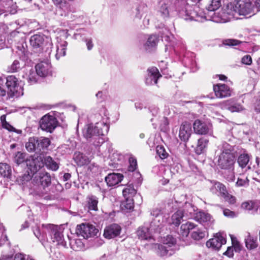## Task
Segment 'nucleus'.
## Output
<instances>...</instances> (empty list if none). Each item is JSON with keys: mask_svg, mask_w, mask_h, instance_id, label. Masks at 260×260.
Masks as SVG:
<instances>
[{"mask_svg": "<svg viewBox=\"0 0 260 260\" xmlns=\"http://www.w3.org/2000/svg\"><path fill=\"white\" fill-rule=\"evenodd\" d=\"M221 6V0H211L209 6L205 10L199 7H192L182 2L177 11L180 17L186 21L203 22L210 20L216 23H224L228 21L230 17L233 15L228 13L227 6L218 12H216Z\"/></svg>", "mask_w": 260, "mask_h": 260, "instance_id": "obj_1", "label": "nucleus"}, {"mask_svg": "<svg viewBox=\"0 0 260 260\" xmlns=\"http://www.w3.org/2000/svg\"><path fill=\"white\" fill-rule=\"evenodd\" d=\"M227 12L232 15L230 17L228 21L232 19H239V16H244L246 17H250L255 15L257 11H255L254 7L252 6L251 0H235V5L230 3L227 5Z\"/></svg>", "mask_w": 260, "mask_h": 260, "instance_id": "obj_2", "label": "nucleus"}, {"mask_svg": "<svg viewBox=\"0 0 260 260\" xmlns=\"http://www.w3.org/2000/svg\"><path fill=\"white\" fill-rule=\"evenodd\" d=\"M238 147L233 146L226 142H223L219 146L221 152L218 159V166L220 168L226 170L233 168Z\"/></svg>", "mask_w": 260, "mask_h": 260, "instance_id": "obj_3", "label": "nucleus"}, {"mask_svg": "<svg viewBox=\"0 0 260 260\" xmlns=\"http://www.w3.org/2000/svg\"><path fill=\"white\" fill-rule=\"evenodd\" d=\"M31 188L38 193H43L46 187L51 184V177L47 172H40L34 174L31 180Z\"/></svg>", "mask_w": 260, "mask_h": 260, "instance_id": "obj_4", "label": "nucleus"}, {"mask_svg": "<svg viewBox=\"0 0 260 260\" xmlns=\"http://www.w3.org/2000/svg\"><path fill=\"white\" fill-rule=\"evenodd\" d=\"M42 227L44 228L50 234L53 242H56L58 245L64 247L66 245L62 230L59 226L54 224H48L46 225L42 224Z\"/></svg>", "mask_w": 260, "mask_h": 260, "instance_id": "obj_5", "label": "nucleus"}, {"mask_svg": "<svg viewBox=\"0 0 260 260\" xmlns=\"http://www.w3.org/2000/svg\"><path fill=\"white\" fill-rule=\"evenodd\" d=\"M76 233L78 236L88 239L97 236L99 230L92 224L83 223L77 225Z\"/></svg>", "mask_w": 260, "mask_h": 260, "instance_id": "obj_6", "label": "nucleus"}, {"mask_svg": "<svg viewBox=\"0 0 260 260\" xmlns=\"http://www.w3.org/2000/svg\"><path fill=\"white\" fill-rule=\"evenodd\" d=\"M159 225H156V220H153L149 226H144L140 228L137 232L139 238L141 240H148L152 237V233L157 232L160 229Z\"/></svg>", "mask_w": 260, "mask_h": 260, "instance_id": "obj_7", "label": "nucleus"}, {"mask_svg": "<svg viewBox=\"0 0 260 260\" xmlns=\"http://www.w3.org/2000/svg\"><path fill=\"white\" fill-rule=\"evenodd\" d=\"M39 124L42 130H54L58 122L55 116L48 113L41 118Z\"/></svg>", "mask_w": 260, "mask_h": 260, "instance_id": "obj_8", "label": "nucleus"}, {"mask_svg": "<svg viewBox=\"0 0 260 260\" xmlns=\"http://www.w3.org/2000/svg\"><path fill=\"white\" fill-rule=\"evenodd\" d=\"M25 162L28 169L34 174L44 167L43 158L41 156H30L26 158Z\"/></svg>", "mask_w": 260, "mask_h": 260, "instance_id": "obj_9", "label": "nucleus"}, {"mask_svg": "<svg viewBox=\"0 0 260 260\" xmlns=\"http://www.w3.org/2000/svg\"><path fill=\"white\" fill-rule=\"evenodd\" d=\"M102 131H83V136L89 141H92L95 145L103 144L106 140L105 135Z\"/></svg>", "mask_w": 260, "mask_h": 260, "instance_id": "obj_10", "label": "nucleus"}, {"mask_svg": "<svg viewBox=\"0 0 260 260\" xmlns=\"http://www.w3.org/2000/svg\"><path fill=\"white\" fill-rule=\"evenodd\" d=\"M194 219L204 226L208 228L212 227L214 222L212 216L209 213L203 211L197 212Z\"/></svg>", "mask_w": 260, "mask_h": 260, "instance_id": "obj_11", "label": "nucleus"}, {"mask_svg": "<svg viewBox=\"0 0 260 260\" xmlns=\"http://www.w3.org/2000/svg\"><path fill=\"white\" fill-rule=\"evenodd\" d=\"M215 95L219 98H224L231 96L232 89L224 84H217L213 86Z\"/></svg>", "mask_w": 260, "mask_h": 260, "instance_id": "obj_12", "label": "nucleus"}, {"mask_svg": "<svg viewBox=\"0 0 260 260\" xmlns=\"http://www.w3.org/2000/svg\"><path fill=\"white\" fill-rule=\"evenodd\" d=\"M6 85L10 92L13 95L20 93L22 88L19 86L17 79L14 76H9L6 78Z\"/></svg>", "mask_w": 260, "mask_h": 260, "instance_id": "obj_13", "label": "nucleus"}, {"mask_svg": "<svg viewBox=\"0 0 260 260\" xmlns=\"http://www.w3.org/2000/svg\"><path fill=\"white\" fill-rule=\"evenodd\" d=\"M161 77V75L156 68H150L147 70V75L145 78V83L148 85L156 84L158 79Z\"/></svg>", "mask_w": 260, "mask_h": 260, "instance_id": "obj_14", "label": "nucleus"}, {"mask_svg": "<svg viewBox=\"0 0 260 260\" xmlns=\"http://www.w3.org/2000/svg\"><path fill=\"white\" fill-rule=\"evenodd\" d=\"M225 238L221 233H217L214 238L211 239L206 242V246L213 249L218 250L223 244L226 243Z\"/></svg>", "mask_w": 260, "mask_h": 260, "instance_id": "obj_15", "label": "nucleus"}, {"mask_svg": "<svg viewBox=\"0 0 260 260\" xmlns=\"http://www.w3.org/2000/svg\"><path fill=\"white\" fill-rule=\"evenodd\" d=\"M220 106L222 109L228 110L231 112H240L244 110V108L240 103L235 102L233 99L222 102Z\"/></svg>", "mask_w": 260, "mask_h": 260, "instance_id": "obj_16", "label": "nucleus"}, {"mask_svg": "<svg viewBox=\"0 0 260 260\" xmlns=\"http://www.w3.org/2000/svg\"><path fill=\"white\" fill-rule=\"evenodd\" d=\"M36 71L39 76L47 77L51 74V65L48 61H41L36 66Z\"/></svg>", "mask_w": 260, "mask_h": 260, "instance_id": "obj_17", "label": "nucleus"}, {"mask_svg": "<svg viewBox=\"0 0 260 260\" xmlns=\"http://www.w3.org/2000/svg\"><path fill=\"white\" fill-rule=\"evenodd\" d=\"M249 160V155L247 153H245V151L240 154L238 157L237 162L239 167L241 169V173L239 174L240 175L245 173L248 170L251 169V166L250 165H248Z\"/></svg>", "mask_w": 260, "mask_h": 260, "instance_id": "obj_18", "label": "nucleus"}, {"mask_svg": "<svg viewBox=\"0 0 260 260\" xmlns=\"http://www.w3.org/2000/svg\"><path fill=\"white\" fill-rule=\"evenodd\" d=\"M121 232V228L117 224H112L107 226L104 233V236L106 238L110 239L118 236Z\"/></svg>", "mask_w": 260, "mask_h": 260, "instance_id": "obj_19", "label": "nucleus"}, {"mask_svg": "<svg viewBox=\"0 0 260 260\" xmlns=\"http://www.w3.org/2000/svg\"><path fill=\"white\" fill-rule=\"evenodd\" d=\"M156 253L160 256L172 255L174 254L175 250L176 249L174 248H168V246L164 245L163 243L162 244H156Z\"/></svg>", "mask_w": 260, "mask_h": 260, "instance_id": "obj_20", "label": "nucleus"}, {"mask_svg": "<svg viewBox=\"0 0 260 260\" xmlns=\"http://www.w3.org/2000/svg\"><path fill=\"white\" fill-rule=\"evenodd\" d=\"M123 178V175L119 173H111L105 177V181L109 186H113L120 182Z\"/></svg>", "mask_w": 260, "mask_h": 260, "instance_id": "obj_21", "label": "nucleus"}, {"mask_svg": "<svg viewBox=\"0 0 260 260\" xmlns=\"http://www.w3.org/2000/svg\"><path fill=\"white\" fill-rule=\"evenodd\" d=\"M45 41V36L42 34H36L30 37V43L34 48H42Z\"/></svg>", "mask_w": 260, "mask_h": 260, "instance_id": "obj_22", "label": "nucleus"}, {"mask_svg": "<svg viewBox=\"0 0 260 260\" xmlns=\"http://www.w3.org/2000/svg\"><path fill=\"white\" fill-rule=\"evenodd\" d=\"M197 208L191 204L185 202L183 209L182 210L185 215V218H193L196 215V212Z\"/></svg>", "mask_w": 260, "mask_h": 260, "instance_id": "obj_23", "label": "nucleus"}, {"mask_svg": "<svg viewBox=\"0 0 260 260\" xmlns=\"http://www.w3.org/2000/svg\"><path fill=\"white\" fill-rule=\"evenodd\" d=\"M169 0H161L159 2L158 12L164 18L169 16Z\"/></svg>", "mask_w": 260, "mask_h": 260, "instance_id": "obj_24", "label": "nucleus"}, {"mask_svg": "<svg viewBox=\"0 0 260 260\" xmlns=\"http://www.w3.org/2000/svg\"><path fill=\"white\" fill-rule=\"evenodd\" d=\"M74 159L76 164L80 166L87 165L90 161L89 157L80 152H75Z\"/></svg>", "mask_w": 260, "mask_h": 260, "instance_id": "obj_25", "label": "nucleus"}, {"mask_svg": "<svg viewBox=\"0 0 260 260\" xmlns=\"http://www.w3.org/2000/svg\"><path fill=\"white\" fill-rule=\"evenodd\" d=\"M109 128L108 119L105 121L103 119L102 121L96 122L94 125L92 123L89 124L87 130H108Z\"/></svg>", "mask_w": 260, "mask_h": 260, "instance_id": "obj_26", "label": "nucleus"}, {"mask_svg": "<svg viewBox=\"0 0 260 260\" xmlns=\"http://www.w3.org/2000/svg\"><path fill=\"white\" fill-rule=\"evenodd\" d=\"M158 42V38L155 35H151L148 38L147 41L144 44V48L146 51H151L155 47Z\"/></svg>", "mask_w": 260, "mask_h": 260, "instance_id": "obj_27", "label": "nucleus"}, {"mask_svg": "<svg viewBox=\"0 0 260 260\" xmlns=\"http://www.w3.org/2000/svg\"><path fill=\"white\" fill-rule=\"evenodd\" d=\"M86 202L88 208L89 210L96 211L98 210V198L94 195H88L86 198Z\"/></svg>", "mask_w": 260, "mask_h": 260, "instance_id": "obj_28", "label": "nucleus"}, {"mask_svg": "<svg viewBox=\"0 0 260 260\" xmlns=\"http://www.w3.org/2000/svg\"><path fill=\"white\" fill-rule=\"evenodd\" d=\"M185 216L182 209L178 210L172 215L171 223L176 226L179 225Z\"/></svg>", "mask_w": 260, "mask_h": 260, "instance_id": "obj_29", "label": "nucleus"}, {"mask_svg": "<svg viewBox=\"0 0 260 260\" xmlns=\"http://www.w3.org/2000/svg\"><path fill=\"white\" fill-rule=\"evenodd\" d=\"M67 42L63 41L61 43H58L56 45V50L55 57L56 59H59L60 57L65 56L66 53Z\"/></svg>", "mask_w": 260, "mask_h": 260, "instance_id": "obj_30", "label": "nucleus"}, {"mask_svg": "<svg viewBox=\"0 0 260 260\" xmlns=\"http://www.w3.org/2000/svg\"><path fill=\"white\" fill-rule=\"evenodd\" d=\"M196 226L194 223L188 221L181 225L179 233L182 237H187L190 231L194 229Z\"/></svg>", "mask_w": 260, "mask_h": 260, "instance_id": "obj_31", "label": "nucleus"}, {"mask_svg": "<svg viewBox=\"0 0 260 260\" xmlns=\"http://www.w3.org/2000/svg\"><path fill=\"white\" fill-rule=\"evenodd\" d=\"M241 208L248 211L249 213L252 214H255L258 210V206L251 201L243 203Z\"/></svg>", "mask_w": 260, "mask_h": 260, "instance_id": "obj_32", "label": "nucleus"}, {"mask_svg": "<svg viewBox=\"0 0 260 260\" xmlns=\"http://www.w3.org/2000/svg\"><path fill=\"white\" fill-rule=\"evenodd\" d=\"M43 162L44 165H45L48 169L52 171H56L58 169V164L49 156L44 157Z\"/></svg>", "mask_w": 260, "mask_h": 260, "instance_id": "obj_33", "label": "nucleus"}, {"mask_svg": "<svg viewBox=\"0 0 260 260\" xmlns=\"http://www.w3.org/2000/svg\"><path fill=\"white\" fill-rule=\"evenodd\" d=\"M74 37L76 39H80L86 43V45L88 50H90L93 47L92 39L90 37H86L84 34L81 33L75 34Z\"/></svg>", "mask_w": 260, "mask_h": 260, "instance_id": "obj_34", "label": "nucleus"}, {"mask_svg": "<svg viewBox=\"0 0 260 260\" xmlns=\"http://www.w3.org/2000/svg\"><path fill=\"white\" fill-rule=\"evenodd\" d=\"M208 142V140L205 138L199 139L198 140V145L195 149L196 153L198 155L204 153Z\"/></svg>", "mask_w": 260, "mask_h": 260, "instance_id": "obj_35", "label": "nucleus"}, {"mask_svg": "<svg viewBox=\"0 0 260 260\" xmlns=\"http://www.w3.org/2000/svg\"><path fill=\"white\" fill-rule=\"evenodd\" d=\"M124 198H133L136 195L137 191L132 184L127 185L122 190Z\"/></svg>", "mask_w": 260, "mask_h": 260, "instance_id": "obj_36", "label": "nucleus"}, {"mask_svg": "<svg viewBox=\"0 0 260 260\" xmlns=\"http://www.w3.org/2000/svg\"><path fill=\"white\" fill-rule=\"evenodd\" d=\"M193 130H209L211 128V125L210 123L207 124L200 120H196L193 123Z\"/></svg>", "mask_w": 260, "mask_h": 260, "instance_id": "obj_37", "label": "nucleus"}, {"mask_svg": "<svg viewBox=\"0 0 260 260\" xmlns=\"http://www.w3.org/2000/svg\"><path fill=\"white\" fill-rule=\"evenodd\" d=\"M70 245L75 251H80L83 249L84 244L81 239H75L71 240Z\"/></svg>", "mask_w": 260, "mask_h": 260, "instance_id": "obj_38", "label": "nucleus"}, {"mask_svg": "<svg viewBox=\"0 0 260 260\" xmlns=\"http://www.w3.org/2000/svg\"><path fill=\"white\" fill-rule=\"evenodd\" d=\"M0 174L4 177H9L11 175L10 166L6 163H0Z\"/></svg>", "mask_w": 260, "mask_h": 260, "instance_id": "obj_39", "label": "nucleus"}, {"mask_svg": "<svg viewBox=\"0 0 260 260\" xmlns=\"http://www.w3.org/2000/svg\"><path fill=\"white\" fill-rule=\"evenodd\" d=\"M37 150L41 151L44 149L47 148L50 144L49 139L47 138H41L40 140H37Z\"/></svg>", "mask_w": 260, "mask_h": 260, "instance_id": "obj_40", "label": "nucleus"}, {"mask_svg": "<svg viewBox=\"0 0 260 260\" xmlns=\"http://www.w3.org/2000/svg\"><path fill=\"white\" fill-rule=\"evenodd\" d=\"M162 243L168 247V248H174L176 247V239L171 235H168L164 237Z\"/></svg>", "mask_w": 260, "mask_h": 260, "instance_id": "obj_41", "label": "nucleus"}, {"mask_svg": "<svg viewBox=\"0 0 260 260\" xmlns=\"http://www.w3.org/2000/svg\"><path fill=\"white\" fill-rule=\"evenodd\" d=\"M245 245L248 249H252L257 246L256 238L248 235L245 239Z\"/></svg>", "mask_w": 260, "mask_h": 260, "instance_id": "obj_42", "label": "nucleus"}, {"mask_svg": "<svg viewBox=\"0 0 260 260\" xmlns=\"http://www.w3.org/2000/svg\"><path fill=\"white\" fill-rule=\"evenodd\" d=\"M37 140L34 138H30L28 142L25 144V147L28 151L32 152L37 150Z\"/></svg>", "mask_w": 260, "mask_h": 260, "instance_id": "obj_43", "label": "nucleus"}, {"mask_svg": "<svg viewBox=\"0 0 260 260\" xmlns=\"http://www.w3.org/2000/svg\"><path fill=\"white\" fill-rule=\"evenodd\" d=\"M147 8V6L145 4L141 3L136 8L135 17L140 19L142 15Z\"/></svg>", "mask_w": 260, "mask_h": 260, "instance_id": "obj_44", "label": "nucleus"}, {"mask_svg": "<svg viewBox=\"0 0 260 260\" xmlns=\"http://www.w3.org/2000/svg\"><path fill=\"white\" fill-rule=\"evenodd\" d=\"M53 3L57 8L63 10L67 11L69 9V4L65 0H52Z\"/></svg>", "mask_w": 260, "mask_h": 260, "instance_id": "obj_45", "label": "nucleus"}, {"mask_svg": "<svg viewBox=\"0 0 260 260\" xmlns=\"http://www.w3.org/2000/svg\"><path fill=\"white\" fill-rule=\"evenodd\" d=\"M129 165L128 170L130 172H134L137 168V161L136 158L131 155L128 158Z\"/></svg>", "mask_w": 260, "mask_h": 260, "instance_id": "obj_46", "label": "nucleus"}, {"mask_svg": "<svg viewBox=\"0 0 260 260\" xmlns=\"http://www.w3.org/2000/svg\"><path fill=\"white\" fill-rule=\"evenodd\" d=\"M160 35L162 40L166 42H170L173 36L169 32L167 28L165 27L162 29V31L160 32Z\"/></svg>", "mask_w": 260, "mask_h": 260, "instance_id": "obj_47", "label": "nucleus"}, {"mask_svg": "<svg viewBox=\"0 0 260 260\" xmlns=\"http://www.w3.org/2000/svg\"><path fill=\"white\" fill-rule=\"evenodd\" d=\"M25 154L20 152H18L13 157V161L17 165L23 162L25 160Z\"/></svg>", "mask_w": 260, "mask_h": 260, "instance_id": "obj_48", "label": "nucleus"}, {"mask_svg": "<svg viewBox=\"0 0 260 260\" xmlns=\"http://www.w3.org/2000/svg\"><path fill=\"white\" fill-rule=\"evenodd\" d=\"M157 154L161 159L166 158L168 156V153L166 151L164 146L158 145L156 148Z\"/></svg>", "mask_w": 260, "mask_h": 260, "instance_id": "obj_49", "label": "nucleus"}, {"mask_svg": "<svg viewBox=\"0 0 260 260\" xmlns=\"http://www.w3.org/2000/svg\"><path fill=\"white\" fill-rule=\"evenodd\" d=\"M21 69L20 64L18 60H15L12 64L8 67V71L9 72L14 73L17 72Z\"/></svg>", "mask_w": 260, "mask_h": 260, "instance_id": "obj_50", "label": "nucleus"}, {"mask_svg": "<svg viewBox=\"0 0 260 260\" xmlns=\"http://www.w3.org/2000/svg\"><path fill=\"white\" fill-rule=\"evenodd\" d=\"M214 187L220 192L222 197L226 194L228 192L225 185L220 182H216L214 185Z\"/></svg>", "mask_w": 260, "mask_h": 260, "instance_id": "obj_51", "label": "nucleus"}, {"mask_svg": "<svg viewBox=\"0 0 260 260\" xmlns=\"http://www.w3.org/2000/svg\"><path fill=\"white\" fill-rule=\"evenodd\" d=\"M0 120L3 128L7 130H17L6 121L5 115H2L0 117Z\"/></svg>", "mask_w": 260, "mask_h": 260, "instance_id": "obj_52", "label": "nucleus"}, {"mask_svg": "<svg viewBox=\"0 0 260 260\" xmlns=\"http://www.w3.org/2000/svg\"><path fill=\"white\" fill-rule=\"evenodd\" d=\"M32 179V177L28 173H25L21 176H20L18 179V181L20 184L22 185L25 184L26 182Z\"/></svg>", "mask_w": 260, "mask_h": 260, "instance_id": "obj_53", "label": "nucleus"}, {"mask_svg": "<svg viewBox=\"0 0 260 260\" xmlns=\"http://www.w3.org/2000/svg\"><path fill=\"white\" fill-rule=\"evenodd\" d=\"M205 236V233L199 229L193 231L191 235V237L196 240H199L204 238Z\"/></svg>", "mask_w": 260, "mask_h": 260, "instance_id": "obj_54", "label": "nucleus"}, {"mask_svg": "<svg viewBox=\"0 0 260 260\" xmlns=\"http://www.w3.org/2000/svg\"><path fill=\"white\" fill-rule=\"evenodd\" d=\"M38 76L39 75H38L37 73H35L34 71H31V72L30 71V73L27 78V82L30 84H34L37 83Z\"/></svg>", "mask_w": 260, "mask_h": 260, "instance_id": "obj_55", "label": "nucleus"}, {"mask_svg": "<svg viewBox=\"0 0 260 260\" xmlns=\"http://www.w3.org/2000/svg\"><path fill=\"white\" fill-rule=\"evenodd\" d=\"M190 135V131H179V137L182 141L184 142L188 140Z\"/></svg>", "mask_w": 260, "mask_h": 260, "instance_id": "obj_56", "label": "nucleus"}, {"mask_svg": "<svg viewBox=\"0 0 260 260\" xmlns=\"http://www.w3.org/2000/svg\"><path fill=\"white\" fill-rule=\"evenodd\" d=\"M123 205L126 209L132 210L134 208L133 198H125V201Z\"/></svg>", "mask_w": 260, "mask_h": 260, "instance_id": "obj_57", "label": "nucleus"}, {"mask_svg": "<svg viewBox=\"0 0 260 260\" xmlns=\"http://www.w3.org/2000/svg\"><path fill=\"white\" fill-rule=\"evenodd\" d=\"M224 200L228 202L230 204L234 205L236 203V198L235 197L229 194L228 192L226 194L222 196Z\"/></svg>", "mask_w": 260, "mask_h": 260, "instance_id": "obj_58", "label": "nucleus"}, {"mask_svg": "<svg viewBox=\"0 0 260 260\" xmlns=\"http://www.w3.org/2000/svg\"><path fill=\"white\" fill-rule=\"evenodd\" d=\"M15 3H14L12 0H5L3 4L1 5V6L3 7V9H1L0 14L2 13V11H6L7 9H10V7Z\"/></svg>", "mask_w": 260, "mask_h": 260, "instance_id": "obj_59", "label": "nucleus"}, {"mask_svg": "<svg viewBox=\"0 0 260 260\" xmlns=\"http://www.w3.org/2000/svg\"><path fill=\"white\" fill-rule=\"evenodd\" d=\"M34 233L36 237H37L40 241H42L45 239L46 235L43 233H41L40 228L38 226L36 227L34 230Z\"/></svg>", "mask_w": 260, "mask_h": 260, "instance_id": "obj_60", "label": "nucleus"}, {"mask_svg": "<svg viewBox=\"0 0 260 260\" xmlns=\"http://www.w3.org/2000/svg\"><path fill=\"white\" fill-rule=\"evenodd\" d=\"M231 239H232V246L233 247V249H234L235 251L236 252H240L241 250V246L239 243V242L237 241L236 238H234L233 236H231Z\"/></svg>", "mask_w": 260, "mask_h": 260, "instance_id": "obj_61", "label": "nucleus"}, {"mask_svg": "<svg viewBox=\"0 0 260 260\" xmlns=\"http://www.w3.org/2000/svg\"><path fill=\"white\" fill-rule=\"evenodd\" d=\"M249 184V180L246 177L245 179L238 178L236 182V185L238 186H248Z\"/></svg>", "mask_w": 260, "mask_h": 260, "instance_id": "obj_62", "label": "nucleus"}, {"mask_svg": "<svg viewBox=\"0 0 260 260\" xmlns=\"http://www.w3.org/2000/svg\"><path fill=\"white\" fill-rule=\"evenodd\" d=\"M186 65L189 68L192 72H195L198 70V67L196 60L192 59L189 62L185 61Z\"/></svg>", "mask_w": 260, "mask_h": 260, "instance_id": "obj_63", "label": "nucleus"}, {"mask_svg": "<svg viewBox=\"0 0 260 260\" xmlns=\"http://www.w3.org/2000/svg\"><path fill=\"white\" fill-rule=\"evenodd\" d=\"M192 124L189 121H184L182 122L180 130H191Z\"/></svg>", "mask_w": 260, "mask_h": 260, "instance_id": "obj_64", "label": "nucleus"}]
</instances>
